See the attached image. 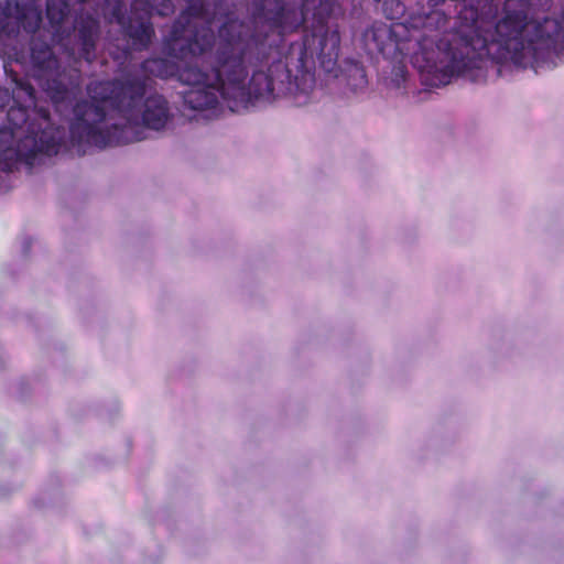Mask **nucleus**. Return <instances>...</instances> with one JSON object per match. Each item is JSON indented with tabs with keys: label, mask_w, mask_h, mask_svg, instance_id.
Masks as SVG:
<instances>
[{
	"label": "nucleus",
	"mask_w": 564,
	"mask_h": 564,
	"mask_svg": "<svg viewBox=\"0 0 564 564\" xmlns=\"http://www.w3.org/2000/svg\"><path fill=\"white\" fill-rule=\"evenodd\" d=\"M432 11L455 18L460 29L443 45L448 70L471 82L486 78L488 64L553 68L564 62V7L561 19L529 17V0H506L502 11L485 0H427Z\"/></svg>",
	"instance_id": "f257e3e1"
},
{
	"label": "nucleus",
	"mask_w": 564,
	"mask_h": 564,
	"mask_svg": "<svg viewBox=\"0 0 564 564\" xmlns=\"http://www.w3.org/2000/svg\"><path fill=\"white\" fill-rule=\"evenodd\" d=\"M31 62L34 79L67 122L70 141L80 155L91 147L140 141V127L161 130L171 119L167 100L156 93L147 95L144 78L102 82L88 88L89 99H79L77 77L62 68L50 44L33 41Z\"/></svg>",
	"instance_id": "f03ea898"
},
{
	"label": "nucleus",
	"mask_w": 564,
	"mask_h": 564,
	"mask_svg": "<svg viewBox=\"0 0 564 564\" xmlns=\"http://www.w3.org/2000/svg\"><path fill=\"white\" fill-rule=\"evenodd\" d=\"M256 11L262 23L253 28L219 30L220 41L210 61V69L218 88L209 83L181 91L184 105L192 110L216 115L219 96L234 111L247 109L257 100L279 98L278 74L271 72L278 58L276 45L283 41V31L299 24L290 14L284 0H257Z\"/></svg>",
	"instance_id": "7ed1b4c3"
},
{
	"label": "nucleus",
	"mask_w": 564,
	"mask_h": 564,
	"mask_svg": "<svg viewBox=\"0 0 564 564\" xmlns=\"http://www.w3.org/2000/svg\"><path fill=\"white\" fill-rule=\"evenodd\" d=\"M284 8L290 14L286 25L294 19L299 24L283 31V41L276 45L278 58L272 63L271 72L278 74V96L293 98L296 106L307 104L310 94L315 86L316 63L327 78H337L346 83L352 91L365 88L368 84L366 70L358 61L346 58L338 63L340 36L337 31H330L323 25L312 32L296 34L288 39V33L296 31L303 14L290 9L284 1Z\"/></svg>",
	"instance_id": "20e7f679"
},
{
	"label": "nucleus",
	"mask_w": 564,
	"mask_h": 564,
	"mask_svg": "<svg viewBox=\"0 0 564 564\" xmlns=\"http://www.w3.org/2000/svg\"><path fill=\"white\" fill-rule=\"evenodd\" d=\"M39 116L40 121L35 122L26 109L11 108L8 111V121L12 127L0 129V161L8 152L10 159L35 166L59 153L65 147V129H53L47 110L42 109Z\"/></svg>",
	"instance_id": "39448f33"
},
{
	"label": "nucleus",
	"mask_w": 564,
	"mask_h": 564,
	"mask_svg": "<svg viewBox=\"0 0 564 564\" xmlns=\"http://www.w3.org/2000/svg\"><path fill=\"white\" fill-rule=\"evenodd\" d=\"M406 29L402 23L388 25L375 22L362 33L361 42L369 55H382L386 59H395L402 54L401 43Z\"/></svg>",
	"instance_id": "423d86ee"
},
{
	"label": "nucleus",
	"mask_w": 564,
	"mask_h": 564,
	"mask_svg": "<svg viewBox=\"0 0 564 564\" xmlns=\"http://www.w3.org/2000/svg\"><path fill=\"white\" fill-rule=\"evenodd\" d=\"M214 44L215 35L212 32L184 25L180 26V23L176 22L171 32L167 51L173 57L186 59L205 55Z\"/></svg>",
	"instance_id": "0eeeda50"
},
{
	"label": "nucleus",
	"mask_w": 564,
	"mask_h": 564,
	"mask_svg": "<svg viewBox=\"0 0 564 564\" xmlns=\"http://www.w3.org/2000/svg\"><path fill=\"white\" fill-rule=\"evenodd\" d=\"M521 349L514 336L501 328L492 329L487 343L485 359L492 367L519 356Z\"/></svg>",
	"instance_id": "6e6552de"
},
{
	"label": "nucleus",
	"mask_w": 564,
	"mask_h": 564,
	"mask_svg": "<svg viewBox=\"0 0 564 564\" xmlns=\"http://www.w3.org/2000/svg\"><path fill=\"white\" fill-rule=\"evenodd\" d=\"M178 80L187 88L199 87L210 82V76L195 65L178 70Z\"/></svg>",
	"instance_id": "1a4fd4ad"
},
{
	"label": "nucleus",
	"mask_w": 564,
	"mask_h": 564,
	"mask_svg": "<svg viewBox=\"0 0 564 564\" xmlns=\"http://www.w3.org/2000/svg\"><path fill=\"white\" fill-rule=\"evenodd\" d=\"M409 77L408 68L402 63H395L392 65L390 75L386 78L387 86L392 89L405 88V83Z\"/></svg>",
	"instance_id": "9d476101"
},
{
	"label": "nucleus",
	"mask_w": 564,
	"mask_h": 564,
	"mask_svg": "<svg viewBox=\"0 0 564 564\" xmlns=\"http://www.w3.org/2000/svg\"><path fill=\"white\" fill-rule=\"evenodd\" d=\"M382 12L389 20H398L403 17L405 6L400 0H384L382 3Z\"/></svg>",
	"instance_id": "9b49d317"
},
{
	"label": "nucleus",
	"mask_w": 564,
	"mask_h": 564,
	"mask_svg": "<svg viewBox=\"0 0 564 564\" xmlns=\"http://www.w3.org/2000/svg\"><path fill=\"white\" fill-rule=\"evenodd\" d=\"M61 497L58 487L52 489V491H43L39 497L33 500L36 508H45L48 506H55L57 499Z\"/></svg>",
	"instance_id": "f8f14e48"
},
{
	"label": "nucleus",
	"mask_w": 564,
	"mask_h": 564,
	"mask_svg": "<svg viewBox=\"0 0 564 564\" xmlns=\"http://www.w3.org/2000/svg\"><path fill=\"white\" fill-rule=\"evenodd\" d=\"M33 245V238L30 236H23L20 240V251L23 259L28 258L29 251Z\"/></svg>",
	"instance_id": "ddd939ff"
},
{
	"label": "nucleus",
	"mask_w": 564,
	"mask_h": 564,
	"mask_svg": "<svg viewBox=\"0 0 564 564\" xmlns=\"http://www.w3.org/2000/svg\"><path fill=\"white\" fill-rule=\"evenodd\" d=\"M82 50H83L84 57L87 61H89L90 54L95 51V43L93 42V40L89 37H85L83 41Z\"/></svg>",
	"instance_id": "4468645a"
},
{
	"label": "nucleus",
	"mask_w": 564,
	"mask_h": 564,
	"mask_svg": "<svg viewBox=\"0 0 564 564\" xmlns=\"http://www.w3.org/2000/svg\"><path fill=\"white\" fill-rule=\"evenodd\" d=\"M10 100V94L8 89L0 88V107H4Z\"/></svg>",
	"instance_id": "2eb2a0df"
},
{
	"label": "nucleus",
	"mask_w": 564,
	"mask_h": 564,
	"mask_svg": "<svg viewBox=\"0 0 564 564\" xmlns=\"http://www.w3.org/2000/svg\"><path fill=\"white\" fill-rule=\"evenodd\" d=\"M162 63L160 61H147L143 63V68L145 70H150L151 73H153V69L151 68V66H160Z\"/></svg>",
	"instance_id": "dca6fc26"
},
{
	"label": "nucleus",
	"mask_w": 564,
	"mask_h": 564,
	"mask_svg": "<svg viewBox=\"0 0 564 564\" xmlns=\"http://www.w3.org/2000/svg\"><path fill=\"white\" fill-rule=\"evenodd\" d=\"M19 388H20V398L24 399L26 397L28 383L24 381H20Z\"/></svg>",
	"instance_id": "f3484780"
},
{
	"label": "nucleus",
	"mask_w": 564,
	"mask_h": 564,
	"mask_svg": "<svg viewBox=\"0 0 564 564\" xmlns=\"http://www.w3.org/2000/svg\"><path fill=\"white\" fill-rule=\"evenodd\" d=\"M119 411V403L117 401H112L111 408L109 410V415L113 416Z\"/></svg>",
	"instance_id": "a211bd4d"
},
{
	"label": "nucleus",
	"mask_w": 564,
	"mask_h": 564,
	"mask_svg": "<svg viewBox=\"0 0 564 564\" xmlns=\"http://www.w3.org/2000/svg\"><path fill=\"white\" fill-rule=\"evenodd\" d=\"M323 10L325 11V13L327 15L332 14L333 9H332V6L328 3V1H326V7Z\"/></svg>",
	"instance_id": "6ab92c4d"
},
{
	"label": "nucleus",
	"mask_w": 564,
	"mask_h": 564,
	"mask_svg": "<svg viewBox=\"0 0 564 564\" xmlns=\"http://www.w3.org/2000/svg\"><path fill=\"white\" fill-rule=\"evenodd\" d=\"M4 171H10L11 170V166L9 164H6L3 167H2Z\"/></svg>",
	"instance_id": "aec40b11"
},
{
	"label": "nucleus",
	"mask_w": 564,
	"mask_h": 564,
	"mask_svg": "<svg viewBox=\"0 0 564 564\" xmlns=\"http://www.w3.org/2000/svg\"><path fill=\"white\" fill-rule=\"evenodd\" d=\"M373 1H375L376 3H380V2H382V3H383V1H384V0H373Z\"/></svg>",
	"instance_id": "412c9836"
},
{
	"label": "nucleus",
	"mask_w": 564,
	"mask_h": 564,
	"mask_svg": "<svg viewBox=\"0 0 564 564\" xmlns=\"http://www.w3.org/2000/svg\"><path fill=\"white\" fill-rule=\"evenodd\" d=\"M2 271H3V272H6V273H8V268H7V267H6V268H2Z\"/></svg>",
	"instance_id": "4be33fe9"
},
{
	"label": "nucleus",
	"mask_w": 564,
	"mask_h": 564,
	"mask_svg": "<svg viewBox=\"0 0 564 564\" xmlns=\"http://www.w3.org/2000/svg\"><path fill=\"white\" fill-rule=\"evenodd\" d=\"M6 495H7V492H6V494H1V492H0V498L4 497Z\"/></svg>",
	"instance_id": "5701e85b"
}]
</instances>
